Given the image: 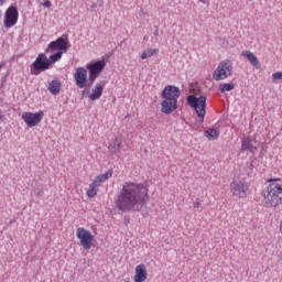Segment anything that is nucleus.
I'll list each match as a JSON object with an SVG mask.
<instances>
[{
    "mask_svg": "<svg viewBox=\"0 0 282 282\" xmlns=\"http://www.w3.org/2000/svg\"><path fill=\"white\" fill-rule=\"evenodd\" d=\"M69 41L61 36L47 45L45 48V54H54V52H62V54H67V50H69Z\"/></svg>",
    "mask_w": 282,
    "mask_h": 282,
    "instance_id": "obj_7",
    "label": "nucleus"
},
{
    "mask_svg": "<svg viewBox=\"0 0 282 282\" xmlns=\"http://www.w3.org/2000/svg\"><path fill=\"white\" fill-rule=\"evenodd\" d=\"M205 138H208L209 140H217V138H219V130H217V129L206 130Z\"/></svg>",
    "mask_w": 282,
    "mask_h": 282,
    "instance_id": "obj_25",
    "label": "nucleus"
},
{
    "mask_svg": "<svg viewBox=\"0 0 282 282\" xmlns=\"http://www.w3.org/2000/svg\"><path fill=\"white\" fill-rule=\"evenodd\" d=\"M177 100L175 99H166L161 102V111L162 113H165V116H171L173 111H176L177 109Z\"/></svg>",
    "mask_w": 282,
    "mask_h": 282,
    "instance_id": "obj_14",
    "label": "nucleus"
},
{
    "mask_svg": "<svg viewBox=\"0 0 282 282\" xmlns=\"http://www.w3.org/2000/svg\"><path fill=\"white\" fill-rule=\"evenodd\" d=\"M61 80L58 79H53L50 84H48V91H51V94L53 96H58V94H61Z\"/></svg>",
    "mask_w": 282,
    "mask_h": 282,
    "instance_id": "obj_19",
    "label": "nucleus"
},
{
    "mask_svg": "<svg viewBox=\"0 0 282 282\" xmlns=\"http://www.w3.org/2000/svg\"><path fill=\"white\" fill-rule=\"evenodd\" d=\"M149 202V188L142 183L124 182L119 191L115 206L121 213H140Z\"/></svg>",
    "mask_w": 282,
    "mask_h": 282,
    "instance_id": "obj_1",
    "label": "nucleus"
},
{
    "mask_svg": "<svg viewBox=\"0 0 282 282\" xmlns=\"http://www.w3.org/2000/svg\"><path fill=\"white\" fill-rule=\"evenodd\" d=\"M75 84L79 89L87 87V69L78 67L74 74Z\"/></svg>",
    "mask_w": 282,
    "mask_h": 282,
    "instance_id": "obj_12",
    "label": "nucleus"
},
{
    "mask_svg": "<svg viewBox=\"0 0 282 282\" xmlns=\"http://www.w3.org/2000/svg\"><path fill=\"white\" fill-rule=\"evenodd\" d=\"M241 151H249V153H254L257 151V147L252 144V140L250 138H242Z\"/></svg>",
    "mask_w": 282,
    "mask_h": 282,
    "instance_id": "obj_18",
    "label": "nucleus"
},
{
    "mask_svg": "<svg viewBox=\"0 0 282 282\" xmlns=\"http://www.w3.org/2000/svg\"><path fill=\"white\" fill-rule=\"evenodd\" d=\"M264 204L267 208H276L282 204V186L279 183H272L268 186L264 194Z\"/></svg>",
    "mask_w": 282,
    "mask_h": 282,
    "instance_id": "obj_2",
    "label": "nucleus"
},
{
    "mask_svg": "<svg viewBox=\"0 0 282 282\" xmlns=\"http://www.w3.org/2000/svg\"><path fill=\"white\" fill-rule=\"evenodd\" d=\"M86 195L87 197H96V195H98V185L94 181L89 185Z\"/></svg>",
    "mask_w": 282,
    "mask_h": 282,
    "instance_id": "obj_23",
    "label": "nucleus"
},
{
    "mask_svg": "<svg viewBox=\"0 0 282 282\" xmlns=\"http://www.w3.org/2000/svg\"><path fill=\"white\" fill-rule=\"evenodd\" d=\"M194 208H200L202 206V202H199V198H197L194 204H193Z\"/></svg>",
    "mask_w": 282,
    "mask_h": 282,
    "instance_id": "obj_29",
    "label": "nucleus"
},
{
    "mask_svg": "<svg viewBox=\"0 0 282 282\" xmlns=\"http://www.w3.org/2000/svg\"><path fill=\"white\" fill-rule=\"evenodd\" d=\"M232 76V61L224 59L219 62L217 68L213 73L214 80H226Z\"/></svg>",
    "mask_w": 282,
    "mask_h": 282,
    "instance_id": "obj_4",
    "label": "nucleus"
},
{
    "mask_svg": "<svg viewBox=\"0 0 282 282\" xmlns=\"http://www.w3.org/2000/svg\"><path fill=\"white\" fill-rule=\"evenodd\" d=\"M76 237L79 240L80 246L84 248V250H91V246H94V235H91V231L79 227L76 230Z\"/></svg>",
    "mask_w": 282,
    "mask_h": 282,
    "instance_id": "obj_8",
    "label": "nucleus"
},
{
    "mask_svg": "<svg viewBox=\"0 0 282 282\" xmlns=\"http://www.w3.org/2000/svg\"><path fill=\"white\" fill-rule=\"evenodd\" d=\"M17 21H19V10H17V7H9L6 11L4 28H14Z\"/></svg>",
    "mask_w": 282,
    "mask_h": 282,
    "instance_id": "obj_11",
    "label": "nucleus"
},
{
    "mask_svg": "<svg viewBox=\"0 0 282 282\" xmlns=\"http://www.w3.org/2000/svg\"><path fill=\"white\" fill-rule=\"evenodd\" d=\"M122 147V138L121 137H116L112 139L108 145V150L110 153H118L120 151V148Z\"/></svg>",
    "mask_w": 282,
    "mask_h": 282,
    "instance_id": "obj_17",
    "label": "nucleus"
},
{
    "mask_svg": "<svg viewBox=\"0 0 282 282\" xmlns=\"http://www.w3.org/2000/svg\"><path fill=\"white\" fill-rule=\"evenodd\" d=\"M241 56L249 61L252 67H254L256 69H261V63L259 62V58L257 57V55H254V53L250 51H242Z\"/></svg>",
    "mask_w": 282,
    "mask_h": 282,
    "instance_id": "obj_15",
    "label": "nucleus"
},
{
    "mask_svg": "<svg viewBox=\"0 0 282 282\" xmlns=\"http://www.w3.org/2000/svg\"><path fill=\"white\" fill-rule=\"evenodd\" d=\"M43 116H45L43 111L24 112L22 115V120H24L26 127L32 128V127H36V124H39L43 120Z\"/></svg>",
    "mask_w": 282,
    "mask_h": 282,
    "instance_id": "obj_10",
    "label": "nucleus"
},
{
    "mask_svg": "<svg viewBox=\"0 0 282 282\" xmlns=\"http://www.w3.org/2000/svg\"><path fill=\"white\" fill-rule=\"evenodd\" d=\"M105 67H107V62L105 59L93 62L86 65V69L89 72L88 80L90 82V85L96 83V78L102 74Z\"/></svg>",
    "mask_w": 282,
    "mask_h": 282,
    "instance_id": "obj_6",
    "label": "nucleus"
},
{
    "mask_svg": "<svg viewBox=\"0 0 282 282\" xmlns=\"http://www.w3.org/2000/svg\"><path fill=\"white\" fill-rule=\"evenodd\" d=\"M248 191H250L249 182L235 180L230 183V193L238 199H246Z\"/></svg>",
    "mask_w": 282,
    "mask_h": 282,
    "instance_id": "obj_5",
    "label": "nucleus"
},
{
    "mask_svg": "<svg viewBox=\"0 0 282 282\" xmlns=\"http://www.w3.org/2000/svg\"><path fill=\"white\" fill-rule=\"evenodd\" d=\"M279 178H270L268 182H278Z\"/></svg>",
    "mask_w": 282,
    "mask_h": 282,
    "instance_id": "obj_31",
    "label": "nucleus"
},
{
    "mask_svg": "<svg viewBox=\"0 0 282 282\" xmlns=\"http://www.w3.org/2000/svg\"><path fill=\"white\" fill-rule=\"evenodd\" d=\"M113 175V170H108L106 173L100 174L95 177L94 182L100 186V184H104V182H107L110 177Z\"/></svg>",
    "mask_w": 282,
    "mask_h": 282,
    "instance_id": "obj_20",
    "label": "nucleus"
},
{
    "mask_svg": "<svg viewBox=\"0 0 282 282\" xmlns=\"http://www.w3.org/2000/svg\"><path fill=\"white\" fill-rule=\"evenodd\" d=\"M102 85L101 84H97L95 86V88H93V93L89 95V98L91 100H99V98L102 96Z\"/></svg>",
    "mask_w": 282,
    "mask_h": 282,
    "instance_id": "obj_21",
    "label": "nucleus"
},
{
    "mask_svg": "<svg viewBox=\"0 0 282 282\" xmlns=\"http://www.w3.org/2000/svg\"><path fill=\"white\" fill-rule=\"evenodd\" d=\"M31 69H34V76H39L41 72L50 69V58H47V55H45V53H40L32 63Z\"/></svg>",
    "mask_w": 282,
    "mask_h": 282,
    "instance_id": "obj_9",
    "label": "nucleus"
},
{
    "mask_svg": "<svg viewBox=\"0 0 282 282\" xmlns=\"http://www.w3.org/2000/svg\"><path fill=\"white\" fill-rule=\"evenodd\" d=\"M180 88L173 85L166 86L161 94L162 98H165L167 100H177V98H180Z\"/></svg>",
    "mask_w": 282,
    "mask_h": 282,
    "instance_id": "obj_13",
    "label": "nucleus"
},
{
    "mask_svg": "<svg viewBox=\"0 0 282 282\" xmlns=\"http://www.w3.org/2000/svg\"><path fill=\"white\" fill-rule=\"evenodd\" d=\"M61 58H63V52L54 53L48 57V63L50 65H54V63H58Z\"/></svg>",
    "mask_w": 282,
    "mask_h": 282,
    "instance_id": "obj_26",
    "label": "nucleus"
},
{
    "mask_svg": "<svg viewBox=\"0 0 282 282\" xmlns=\"http://www.w3.org/2000/svg\"><path fill=\"white\" fill-rule=\"evenodd\" d=\"M200 1V3H206V1H204V0H199Z\"/></svg>",
    "mask_w": 282,
    "mask_h": 282,
    "instance_id": "obj_34",
    "label": "nucleus"
},
{
    "mask_svg": "<svg viewBox=\"0 0 282 282\" xmlns=\"http://www.w3.org/2000/svg\"><path fill=\"white\" fill-rule=\"evenodd\" d=\"M6 1H8V0H0V6H3V3H6Z\"/></svg>",
    "mask_w": 282,
    "mask_h": 282,
    "instance_id": "obj_32",
    "label": "nucleus"
},
{
    "mask_svg": "<svg viewBox=\"0 0 282 282\" xmlns=\"http://www.w3.org/2000/svg\"><path fill=\"white\" fill-rule=\"evenodd\" d=\"M37 195H39V197H41L43 195V192H40Z\"/></svg>",
    "mask_w": 282,
    "mask_h": 282,
    "instance_id": "obj_33",
    "label": "nucleus"
},
{
    "mask_svg": "<svg viewBox=\"0 0 282 282\" xmlns=\"http://www.w3.org/2000/svg\"><path fill=\"white\" fill-rule=\"evenodd\" d=\"M98 6H99V8H102V0H98L97 3H93L90 6V10L91 11L96 10V8H98Z\"/></svg>",
    "mask_w": 282,
    "mask_h": 282,
    "instance_id": "obj_28",
    "label": "nucleus"
},
{
    "mask_svg": "<svg viewBox=\"0 0 282 282\" xmlns=\"http://www.w3.org/2000/svg\"><path fill=\"white\" fill-rule=\"evenodd\" d=\"M147 265L141 263L135 267L134 282H144L147 281Z\"/></svg>",
    "mask_w": 282,
    "mask_h": 282,
    "instance_id": "obj_16",
    "label": "nucleus"
},
{
    "mask_svg": "<svg viewBox=\"0 0 282 282\" xmlns=\"http://www.w3.org/2000/svg\"><path fill=\"white\" fill-rule=\"evenodd\" d=\"M187 105L197 113L196 122L198 124L204 123V118H206V96L195 97V95H189Z\"/></svg>",
    "mask_w": 282,
    "mask_h": 282,
    "instance_id": "obj_3",
    "label": "nucleus"
},
{
    "mask_svg": "<svg viewBox=\"0 0 282 282\" xmlns=\"http://www.w3.org/2000/svg\"><path fill=\"white\" fill-rule=\"evenodd\" d=\"M218 89L221 94H226V91H232V89H235V84L234 83H223L219 85Z\"/></svg>",
    "mask_w": 282,
    "mask_h": 282,
    "instance_id": "obj_24",
    "label": "nucleus"
},
{
    "mask_svg": "<svg viewBox=\"0 0 282 282\" xmlns=\"http://www.w3.org/2000/svg\"><path fill=\"white\" fill-rule=\"evenodd\" d=\"M272 80H273V83H276V80H282V72L273 73Z\"/></svg>",
    "mask_w": 282,
    "mask_h": 282,
    "instance_id": "obj_27",
    "label": "nucleus"
},
{
    "mask_svg": "<svg viewBox=\"0 0 282 282\" xmlns=\"http://www.w3.org/2000/svg\"><path fill=\"white\" fill-rule=\"evenodd\" d=\"M1 118H3L2 116H0V120H1Z\"/></svg>",
    "mask_w": 282,
    "mask_h": 282,
    "instance_id": "obj_36",
    "label": "nucleus"
},
{
    "mask_svg": "<svg viewBox=\"0 0 282 282\" xmlns=\"http://www.w3.org/2000/svg\"><path fill=\"white\" fill-rule=\"evenodd\" d=\"M154 36H158V31L154 33Z\"/></svg>",
    "mask_w": 282,
    "mask_h": 282,
    "instance_id": "obj_35",
    "label": "nucleus"
},
{
    "mask_svg": "<svg viewBox=\"0 0 282 282\" xmlns=\"http://www.w3.org/2000/svg\"><path fill=\"white\" fill-rule=\"evenodd\" d=\"M0 133H1V126H0Z\"/></svg>",
    "mask_w": 282,
    "mask_h": 282,
    "instance_id": "obj_37",
    "label": "nucleus"
},
{
    "mask_svg": "<svg viewBox=\"0 0 282 282\" xmlns=\"http://www.w3.org/2000/svg\"><path fill=\"white\" fill-rule=\"evenodd\" d=\"M43 6H44V8H52V1L45 0Z\"/></svg>",
    "mask_w": 282,
    "mask_h": 282,
    "instance_id": "obj_30",
    "label": "nucleus"
},
{
    "mask_svg": "<svg viewBox=\"0 0 282 282\" xmlns=\"http://www.w3.org/2000/svg\"><path fill=\"white\" fill-rule=\"evenodd\" d=\"M158 52V48H148L141 54V59L147 61V58H151V56H156Z\"/></svg>",
    "mask_w": 282,
    "mask_h": 282,
    "instance_id": "obj_22",
    "label": "nucleus"
}]
</instances>
